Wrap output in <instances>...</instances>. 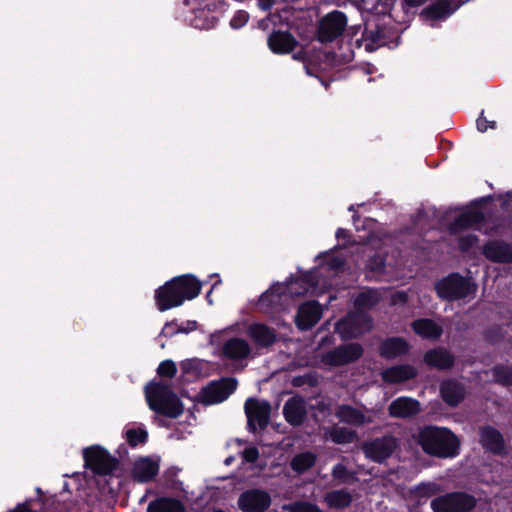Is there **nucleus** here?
<instances>
[{
	"label": "nucleus",
	"mask_w": 512,
	"mask_h": 512,
	"mask_svg": "<svg viewBox=\"0 0 512 512\" xmlns=\"http://www.w3.org/2000/svg\"><path fill=\"white\" fill-rule=\"evenodd\" d=\"M201 289L202 282L195 275L187 273L175 276L155 290V305L160 312H165L195 299Z\"/></svg>",
	"instance_id": "obj_1"
},
{
	"label": "nucleus",
	"mask_w": 512,
	"mask_h": 512,
	"mask_svg": "<svg viewBox=\"0 0 512 512\" xmlns=\"http://www.w3.org/2000/svg\"><path fill=\"white\" fill-rule=\"evenodd\" d=\"M418 443L430 456L453 458L459 454L460 441L449 428L424 426L419 431Z\"/></svg>",
	"instance_id": "obj_2"
},
{
	"label": "nucleus",
	"mask_w": 512,
	"mask_h": 512,
	"mask_svg": "<svg viewBox=\"0 0 512 512\" xmlns=\"http://www.w3.org/2000/svg\"><path fill=\"white\" fill-rule=\"evenodd\" d=\"M149 408L156 414L176 419L184 412V405L171 386L162 381H150L144 388Z\"/></svg>",
	"instance_id": "obj_3"
},
{
	"label": "nucleus",
	"mask_w": 512,
	"mask_h": 512,
	"mask_svg": "<svg viewBox=\"0 0 512 512\" xmlns=\"http://www.w3.org/2000/svg\"><path fill=\"white\" fill-rule=\"evenodd\" d=\"M477 286L471 279L452 272L435 283V292L441 300L456 301L474 294Z\"/></svg>",
	"instance_id": "obj_4"
},
{
	"label": "nucleus",
	"mask_w": 512,
	"mask_h": 512,
	"mask_svg": "<svg viewBox=\"0 0 512 512\" xmlns=\"http://www.w3.org/2000/svg\"><path fill=\"white\" fill-rule=\"evenodd\" d=\"M85 468L99 476L111 475L119 467V460L100 445L83 450Z\"/></svg>",
	"instance_id": "obj_5"
},
{
	"label": "nucleus",
	"mask_w": 512,
	"mask_h": 512,
	"mask_svg": "<svg viewBox=\"0 0 512 512\" xmlns=\"http://www.w3.org/2000/svg\"><path fill=\"white\" fill-rule=\"evenodd\" d=\"M430 506L433 512H472L477 499L467 492L453 491L434 498Z\"/></svg>",
	"instance_id": "obj_6"
},
{
	"label": "nucleus",
	"mask_w": 512,
	"mask_h": 512,
	"mask_svg": "<svg viewBox=\"0 0 512 512\" xmlns=\"http://www.w3.org/2000/svg\"><path fill=\"white\" fill-rule=\"evenodd\" d=\"M346 26V14L339 10L331 11L319 20L316 38L322 44L331 43L343 34Z\"/></svg>",
	"instance_id": "obj_7"
},
{
	"label": "nucleus",
	"mask_w": 512,
	"mask_h": 512,
	"mask_svg": "<svg viewBox=\"0 0 512 512\" xmlns=\"http://www.w3.org/2000/svg\"><path fill=\"white\" fill-rule=\"evenodd\" d=\"M237 385V379L234 377L211 381L201 389L198 400L204 405L221 403L236 390Z\"/></svg>",
	"instance_id": "obj_8"
},
{
	"label": "nucleus",
	"mask_w": 512,
	"mask_h": 512,
	"mask_svg": "<svg viewBox=\"0 0 512 512\" xmlns=\"http://www.w3.org/2000/svg\"><path fill=\"white\" fill-rule=\"evenodd\" d=\"M363 353L364 349L360 343L341 344L324 353L321 361L327 366L340 367L358 361Z\"/></svg>",
	"instance_id": "obj_9"
},
{
	"label": "nucleus",
	"mask_w": 512,
	"mask_h": 512,
	"mask_svg": "<svg viewBox=\"0 0 512 512\" xmlns=\"http://www.w3.org/2000/svg\"><path fill=\"white\" fill-rule=\"evenodd\" d=\"M372 326V318L366 313H349L335 324V331L342 340L357 338Z\"/></svg>",
	"instance_id": "obj_10"
},
{
	"label": "nucleus",
	"mask_w": 512,
	"mask_h": 512,
	"mask_svg": "<svg viewBox=\"0 0 512 512\" xmlns=\"http://www.w3.org/2000/svg\"><path fill=\"white\" fill-rule=\"evenodd\" d=\"M400 441L397 437L386 434L365 442L362 446L365 456L376 463H383L390 458L399 447Z\"/></svg>",
	"instance_id": "obj_11"
},
{
	"label": "nucleus",
	"mask_w": 512,
	"mask_h": 512,
	"mask_svg": "<svg viewBox=\"0 0 512 512\" xmlns=\"http://www.w3.org/2000/svg\"><path fill=\"white\" fill-rule=\"evenodd\" d=\"M247 417V428L255 433L257 427L265 430L269 424L271 405L268 401H259L255 398H248L244 405Z\"/></svg>",
	"instance_id": "obj_12"
},
{
	"label": "nucleus",
	"mask_w": 512,
	"mask_h": 512,
	"mask_svg": "<svg viewBox=\"0 0 512 512\" xmlns=\"http://www.w3.org/2000/svg\"><path fill=\"white\" fill-rule=\"evenodd\" d=\"M237 505L242 512H265L271 505V496L262 489H248L240 494Z\"/></svg>",
	"instance_id": "obj_13"
},
{
	"label": "nucleus",
	"mask_w": 512,
	"mask_h": 512,
	"mask_svg": "<svg viewBox=\"0 0 512 512\" xmlns=\"http://www.w3.org/2000/svg\"><path fill=\"white\" fill-rule=\"evenodd\" d=\"M479 443L482 448L493 455L502 456L506 453V442L502 433L491 425L479 427Z\"/></svg>",
	"instance_id": "obj_14"
},
{
	"label": "nucleus",
	"mask_w": 512,
	"mask_h": 512,
	"mask_svg": "<svg viewBox=\"0 0 512 512\" xmlns=\"http://www.w3.org/2000/svg\"><path fill=\"white\" fill-rule=\"evenodd\" d=\"M322 313V307L316 300L301 304L295 316L296 327L300 331L311 330L321 319Z\"/></svg>",
	"instance_id": "obj_15"
},
{
	"label": "nucleus",
	"mask_w": 512,
	"mask_h": 512,
	"mask_svg": "<svg viewBox=\"0 0 512 512\" xmlns=\"http://www.w3.org/2000/svg\"><path fill=\"white\" fill-rule=\"evenodd\" d=\"M284 284L276 283L265 291L259 298L258 306L266 313H275L283 308L288 296Z\"/></svg>",
	"instance_id": "obj_16"
},
{
	"label": "nucleus",
	"mask_w": 512,
	"mask_h": 512,
	"mask_svg": "<svg viewBox=\"0 0 512 512\" xmlns=\"http://www.w3.org/2000/svg\"><path fill=\"white\" fill-rule=\"evenodd\" d=\"M482 254L493 263L512 264V243L504 240H488L483 248Z\"/></svg>",
	"instance_id": "obj_17"
},
{
	"label": "nucleus",
	"mask_w": 512,
	"mask_h": 512,
	"mask_svg": "<svg viewBox=\"0 0 512 512\" xmlns=\"http://www.w3.org/2000/svg\"><path fill=\"white\" fill-rule=\"evenodd\" d=\"M297 39L289 32L273 30L267 38V46L274 54L284 55L293 52L298 46Z\"/></svg>",
	"instance_id": "obj_18"
},
{
	"label": "nucleus",
	"mask_w": 512,
	"mask_h": 512,
	"mask_svg": "<svg viewBox=\"0 0 512 512\" xmlns=\"http://www.w3.org/2000/svg\"><path fill=\"white\" fill-rule=\"evenodd\" d=\"M462 4L458 1L455 5L453 0H434L420 13V17L427 21H440L449 18Z\"/></svg>",
	"instance_id": "obj_19"
},
{
	"label": "nucleus",
	"mask_w": 512,
	"mask_h": 512,
	"mask_svg": "<svg viewBox=\"0 0 512 512\" xmlns=\"http://www.w3.org/2000/svg\"><path fill=\"white\" fill-rule=\"evenodd\" d=\"M247 335L258 348H269L278 341L277 331L261 322L250 324Z\"/></svg>",
	"instance_id": "obj_20"
},
{
	"label": "nucleus",
	"mask_w": 512,
	"mask_h": 512,
	"mask_svg": "<svg viewBox=\"0 0 512 512\" xmlns=\"http://www.w3.org/2000/svg\"><path fill=\"white\" fill-rule=\"evenodd\" d=\"M409 342L400 336L387 337L378 346L379 356L386 360H393L407 355L410 351Z\"/></svg>",
	"instance_id": "obj_21"
},
{
	"label": "nucleus",
	"mask_w": 512,
	"mask_h": 512,
	"mask_svg": "<svg viewBox=\"0 0 512 512\" xmlns=\"http://www.w3.org/2000/svg\"><path fill=\"white\" fill-rule=\"evenodd\" d=\"M423 361L430 368L445 371L454 367L455 356L445 347H435L424 353Z\"/></svg>",
	"instance_id": "obj_22"
},
{
	"label": "nucleus",
	"mask_w": 512,
	"mask_h": 512,
	"mask_svg": "<svg viewBox=\"0 0 512 512\" xmlns=\"http://www.w3.org/2000/svg\"><path fill=\"white\" fill-rule=\"evenodd\" d=\"M420 411V402L407 396L394 399L388 406V414L393 418H412L418 415Z\"/></svg>",
	"instance_id": "obj_23"
},
{
	"label": "nucleus",
	"mask_w": 512,
	"mask_h": 512,
	"mask_svg": "<svg viewBox=\"0 0 512 512\" xmlns=\"http://www.w3.org/2000/svg\"><path fill=\"white\" fill-rule=\"evenodd\" d=\"M484 221L485 215L482 211L478 209H467L455 217L449 224L448 230L451 234H458L476 225L482 224Z\"/></svg>",
	"instance_id": "obj_24"
},
{
	"label": "nucleus",
	"mask_w": 512,
	"mask_h": 512,
	"mask_svg": "<svg viewBox=\"0 0 512 512\" xmlns=\"http://www.w3.org/2000/svg\"><path fill=\"white\" fill-rule=\"evenodd\" d=\"M440 395L449 407L455 408L464 401L466 389L461 382L455 379H447L440 384Z\"/></svg>",
	"instance_id": "obj_25"
},
{
	"label": "nucleus",
	"mask_w": 512,
	"mask_h": 512,
	"mask_svg": "<svg viewBox=\"0 0 512 512\" xmlns=\"http://www.w3.org/2000/svg\"><path fill=\"white\" fill-rule=\"evenodd\" d=\"M159 472V462L150 457H141L137 459L132 468V478L138 483H148L152 481Z\"/></svg>",
	"instance_id": "obj_26"
},
{
	"label": "nucleus",
	"mask_w": 512,
	"mask_h": 512,
	"mask_svg": "<svg viewBox=\"0 0 512 512\" xmlns=\"http://www.w3.org/2000/svg\"><path fill=\"white\" fill-rule=\"evenodd\" d=\"M283 416L291 426L302 425L307 417V410L303 398L294 396L288 399L283 406Z\"/></svg>",
	"instance_id": "obj_27"
},
{
	"label": "nucleus",
	"mask_w": 512,
	"mask_h": 512,
	"mask_svg": "<svg viewBox=\"0 0 512 512\" xmlns=\"http://www.w3.org/2000/svg\"><path fill=\"white\" fill-rule=\"evenodd\" d=\"M335 416L340 422L356 427H361L373 422L372 417L366 416L361 410L349 404L338 405Z\"/></svg>",
	"instance_id": "obj_28"
},
{
	"label": "nucleus",
	"mask_w": 512,
	"mask_h": 512,
	"mask_svg": "<svg viewBox=\"0 0 512 512\" xmlns=\"http://www.w3.org/2000/svg\"><path fill=\"white\" fill-rule=\"evenodd\" d=\"M417 370L409 364L388 367L381 372V379L387 384H399L416 378Z\"/></svg>",
	"instance_id": "obj_29"
},
{
	"label": "nucleus",
	"mask_w": 512,
	"mask_h": 512,
	"mask_svg": "<svg viewBox=\"0 0 512 512\" xmlns=\"http://www.w3.org/2000/svg\"><path fill=\"white\" fill-rule=\"evenodd\" d=\"M251 348L248 342L242 338L233 337L228 339L222 347V354L225 358L238 361L249 356Z\"/></svg>",
	"instance_id": "obj_30"
},
{
	"label": "nucleus",
	"mask_w": 512,
	"mask_h": 512,
	"mask_svg": "<svg viewBox=\"0 0 512 512\" xmlns=\"http://www.w3.org/2000/svg\"><path fill=\"white\" fill-rule=\"evenodd\" d=\"M411 328L415 334L423 339L437 340L443 334L442 327L430 318L416 319L411 323Z\"/></svg>",
	"instance_id": "obj_31"
},
{
	"label": "nucleus",
	"mask_w": 512,
	"mask_h": 512,
	"mask_svg": "<svg viewBox=\"0 0 512 512\" xmlns=\"http://www.w3.org/2000/svg\"><path fill=\"white\" fill-rule=\"evenodd\" d=\"M147 512H185V506L177 498L160 496L148 504Z\"/></svg>",
	"instance_id": "obj_32"
},
{
	"label": "nucleus",
	"mask_w": 512,
	"mask_h": 512,
	"mask_svg": "<svg viewBox=\"0 0 512 512\" xmlns=\"http://www.w3.org/2000/svg\"><path fill=\"white\" fill-rule=\"evenodd\" d=\"M324 501L330 508L342 510L351 505L353 498L350 492L340 489L327 492Z\"/></svg>",
	"instance_id": "obj_33"
},
{
	"label": "nucleus",
	"mask_w": 512,
	"mask_h": 512,
	"mask_svg": "<svg viewBox=\"0 0 512 512\" xmlns=\"http://www.w3.org/2000/svg\"><path fill=\"white\" fill-rule=\"evenodd\" d=\"M197 326L198 323L194 320H187L186 322L178 325L177 320L174 319L165 323L160 335L171 338L179 333L188 334L192 331H195Z\"/></svg>",
	"instance_id": "obj_34"
},
{
	"label": "nucleus",
	"mask_w": 512,
	"mask_h": 512,
	"mask_svg": "<svg viewBox=\"0 0 512 512\" xmlns=\"http://www.w3.org/2000/svg\"><path fill=\"white\" fill-rule=\"evenodd\" d=\"M362 39L367 42L365 50L372 52L375 50V45L384 43V30L377 24L373 28H370L369 24H366L362 32Z\"/></svg>",
	"instance_id": "obj_35"
},
{
	"label": "nucleus",
	"mask_w": 512,
	"mask_h": 512,
	"mask_svg": "<svg viewBox=\"0 0 512 512\" xmlns=\"http://www.w3.org/2000/svg\"><path fill=\"white\" fill-rule=\"evenodd\" d=\"M316 459L312 452L299 453L292 458L290 466L296 473L303 474L315 465Z\"/></svg>",
	"instance_id": "obj_36"
},
{
	"label": "nucleus",
	"mask_w": 512,
	"mask_h": 512,
	"mask_svg": "<svg viewBox=\"0 0 512 512\" xmlns=\"http://www.w3.org/2000/svg\"><path fill=\"white\" fill-rule=\"evenodd\" d=\"M493 382L503 387L512 386V364H497L491 368Z\"/></svg>",
	"instance_id": "obj_37"
},
{
	"label": "nucleus",
	"mask_w": 512,
	"mask_h": 512,
	"mask_svg": "<svg viewBox=\"0 0 512 512\" xmlns=\"http://www.w3.org/2000/svg\"><path fill=\"white\" fill-rule=\"evenodd\" d=\"M329 438L335 444H350L357 438V433L346 427L334 426L329 431Z\"/></svg>",
	"instance_id": "obj_38"
},
{
	"label": "nucleus",
	"mask_w": 512,
	"mask_h": 512,
	"mask_svg": "<svg viewBox=\"0 0 512 512\" xmlns=\"http://www.w3.org/2000/svg\"><path fill=\"white\" fill-rule=\"evenodd\" d=\"M379 302L378 293L374 289H370L359 293L355 300L354 305L357 309H371Z\"/></svg>",
	"instance_id": "obj_39"
},
{
	"label": "nucleus",
	"mask_w": 512,
	"mask_h": 512,
	"mask_svg": "<svg viewBox=\"0 0 512 512\" xmlns=\"http://www.w3.org/2000/svg\"><path fill=\"white\" fill-rule=\"evenodd\" d=\"M126 441L130 447L135 448L139 444H145L148 440V432L142 428H132L126 431Z\"/></svg>",
	"instance_id": "obj_40"
},
{
	"label": "nucleus",
	"mask_w": 512,
	"mask_h": 512,
	"mask_svg": "<svg viewBox=\"0 0 512 512\" xmlns=\"http://www.w3.org/2000/svg\"><path fill=\"white\" fill-rule=\"evenodd\" d=\"M386 267V257L375 253L370 256L365 264V269L368 273H383Z\"/></svg>",
	"instance_id": "obj_41"
},
{
	"label": "nucleus",
	"mask_w": 512,
	"mask_h": 512,
	"mask_svg": "<svg viewBox=\"0 0 512 512\" xmlns=\"http://www.w3.org/2000/svg\"><path fill=\"white\" fill-rule=\"evenodd\" d=\"M288 512H323L318 505L309 501H295L287 508Z\"/></svg>",
	"instance_id": "obj_42"
},
{
	"label": "nucleus",
	"mask_w": 512,
	"mask_h": 512,
	"mask_svg": "<svg viewBox=\"0 0 512 512\" xmlns=\"http://www.w3.org/2000/svg\"><path fill=\"white\" fill-rule=\"evenodd\" d=\"M177 373V366L175 362L171 359H167L162 361L158 368H157V374L161 378H173Z\"/></svg>",
	"instance_id": "obj_43"
},
{
	"label": "nucleus",
	"mask_w": 512,
	"mask_h": 512,
	"mask_svg": "<svg viewBox=\"0 0 512 512\" xmlns=\"http://www.w3.org/2000/svg\"><path fill=\"white\" fill-rule=\"evenodd\" d=\"M331 475L334 480L340 481L342 483H346L354 477V474L350 472L342 463H338L332 468Z\"/></svg>",
	"instance_id": "obj_44"
},
{
	"label": "nucleus",
	"mask_w": 512,
	"mask_h": 512,
	"mask_svg": "<svg viewBox=\"0 0 512 512\" xmlns=\"http://www.w3.org/2000/svg\"><path fill=\"white\" fill-rule=\"evenodd\" d=\"M287 296L300 297L307 294L309 288L299 284H296V279H291L288 283L284 284Z\"/></svg>",
	"instance_id": "obj_45"
},
{
	"label": "nucleus",
	"mask_w": 512,
	"mask_h": 512,
	"mask_svg": "<svg viewBox=\"0 0 512 512\" xmlns=\"http://www.w3.org/2000/svg\"><path fill=\"white\" fill-rule=\"evenodd\" d=\"M479 241V238L475 234H467L458 238V248L461 252H469Z\"/></svg>",
	"instance_id": "obj_46"
},
{
	"label": "nucleus",
	"mask_w": 512,
	"mask_h": 512,
	"mask_svg": "<svg viewBox=\"0 0 512 512\" xmlns=\"http://www.w3.org/2000/svg\"><path fill=\"white\" fill-rule=\"evenodd\" d=\"M249 20V14L244 10L237 11L232 19L230 20V26L233 29H239L243 27Z\"/></svg>",
	"instance_id": "obj_47"
},
{
	"label": "nucleus",
	"mask_w": 512,
	"mask_h": 512,
	"mask_svg": "<svg viewBox=\"0 0 512 512\" xmlns=\"http://www.w3.org/2000/svg\"><path fill=\"white\" fill-rule=\"evenodd\" d=\"M326 265L330 271L339 272L344 269L346 261L343 257L332 255L326 260Z\"/></svg>",
	"instance_id": "obj_48"
},
{
	"label": "nucleus",
	"mask_w": 512,
	"mask_h": 512,
	"mask_svg": "<svg viewBox=\"0 0 512 512\" xmlns=\"http://www.w3.org/2000/svg\"><path fill=\"white\" fill-rule=\"evenodd\" d=\"M476 126L479 132H486L489 128L490 129H496L497 124L495 121H489L484 116V111H482L479 115V117L476 120Z\"/></svg>",
	"instance_id": "obj_49"
},
{
	"label": "nucleus",
	"mask_w": 512,
	"mask_h": 512,
	"mask_svg": "<svg viewBox=\"0 0 512 512\" xmlns=\"http://www.w3.org/2000/svg\"><path fill=\"white\" fill-rule=\"evenodd\" d=\"M242 458L247 463H254L259 458V451L256 447H247L242 452Z\"/></svg>",
	"instance_id": "obj_50"
},
{
	"label": "nucleus",
	"mask_w": 512,
	"mask_h": 512,
	"mask_svg": "<svg viewBox=\"0 0 512 512\" xmlns=\"http://www.w3.org/2000/svg\"><path fill=\"white\" fill-rule=\"evenodd\" d=\"M180 368L183 374L195 375L198 372V365L194 360L187 359L180 363Z\"/></svg>",
	"instance_id": "obj_51"
},
{
	"label": "nucleus",
	"mask_w": 512,
	"mask_h": 512,
	"mask_svg": "<svg viewBox=\"0 0 512 512\" xmlns=\"http://www.w3.org/2000/svg\"><path fill=\"white\" fill-rule=\"evenodd\" d=\"M299 283L308 287L309 289L316 285V281L310 272H305L300 277L296 278V284Z\"/></svg>",
	"instance_id": "obj_52"
},
{
	"label": "nucleus",
	"mask_w": 512,
	"mask_h": 512,
	"mask_svg": "<svg viewBox=\"0 0 512 512\" xmlns=\"http://www.w3.org/2000/svg\"><path fill=\"white\" fill-rule=\"evenodd\" d=\"M412 492L419 498H427L431 495L430 487L425 484L418 485Z\"/></svg>",
	"instance_id": "obj_53"
},
{
	"label": "nucleus",
	"mask_w": 512,
	"mask_h": 512,
	"mask_svg": "<svg viewBox=\"0 0 512 512\" xmlns=\"http://www.w3.org/2000/svg\"><path fill=\"white\" fill-rule=\"evenodd\" d=\"M274 3L275 0H259L258 6L261 10L268 11L273 7Z\"/></svg>",
	"instance_id": "obj_54"
},
{
	"label": "nucleus",
	"mask_w": 512,
	"mask_h": 512,
	"mask_svg": "<svg viewBox=\"0 0 512 512\" xmlns=\"http://www.w3.org/2000/svg\"><path fill=\"white\" fill-rule=\"evenodd\" d=\"M427 0H403V3L411 8L420 7L425 4Z\"/></svg>",
	"instance_id": "obj_55"
},
{
	"label": "nucleus",
	"mask_w": 512,
	"mask_h": 512,
	"mask_svg": "<svg viewBox=\"0 0 512 512\" xmlns=\"http://www.w3.org/2000/svg\"><path fill=\"white\" fill-rule=\"evenodd\" d=\"M335 236L338 240L340 239H348L350 237V233L348 230L344 228H338L336 230Z\"/></svg>",
	"instance_id": "obj_56"
},
{
	"label": "nucleus",
	"mask_w": 512,
	"mask_h": 512,
	"mask_svg": "<svg viewBox=\"0 0 512 512\" xmlns=\"http://www.w3.org/2000/svg\"><path fill=\"white\" fill-rule=\"evenodd\" d=\"M510 202H512V191L506 192V194L503 196V206H507Z\"/></svg>",
	"instance_id": "obj_57"
},
{
	"label": "nucleus",
	"mask_w": 512,
	"mask_h": 512,
	"mask_svg": "<svg viewBox=\"0 0 512 512\" xmlns=\"http://www.w3.org/2000/svg\"><path fill=\"white\" fill-rule=\"evenodd\" d=\"M490 199H491V196L482 197V198H480L478 200H475L473 202V204L476 205V206H482L483 204H486Z\"/></svg>",
	"instance_id": "obj_58"
},
{
	"label": "nucleus",
	"mask_w": 512,
	"mask_h": 512,
	"mask_svg": "<svg viewBox=\"0 0 512 512\" xmlns=\"http://www.w3.org/2000/svg\"><path fill=\"white\" fill-rule=\"evenodd\" d=\"M398 296L404 302L407 300V295L404 292H400Z\"/></svg>",
	"instance_id": "obj_59"
},
{
	"label": "nucleus",
	"mask_w": 512,
	"mask_h": 512,
	"mask_svg": "<svg viewBox=\"0 0 512 512\" xmlns=\"http://www.w3.org/2000/svg\"><path fill=\"white\" fill-rule=\"evenodd\" d=\"M211 293H212V289H210V291L206 295V299H207L209 304H212Z\"/></svg>",
	"instance_id": "obj_60"
},
{
	"label": "nucleus",
	"mask_w": 512,
	"mask_h": 512,
	"mask_svg": "<svg viewBox=\"0 0 512 512\" xmlns=\"http://www.w3.org/2000/svg\"><path fill=\"white\" fill-rule=\"evenodd\" d=\"M175 327H176V326H173V327L169 328V329H168V332H175V331H176Z\"/></svg>",
	"instance_id": "obj_61"
},
{
	"label": "nucleus",
	"mask_w": 512,
	"mask_h": 512,
	"mask_svg": "<svg viewBox=\"0 0 512 512\" xmlns=\"http://www.w3.org/2000/svg\"><path fill=\"white\" fill-rule=\"evenodd\" d=\"M213 512H226L223 509H214Z\"/></svg>",
	"instance_id": "obj_62"
},
{
	"label": "nucleus",
	"mask_w": 512,
	"mask_h": 512,
	"mask_svg": "<svg viewBox=\"0 0 512 512\" xmlns=\"http://www.w3.org/2000/svg\"><path fill=\"white\" fill-rule=\"evenodd\" d=\"M296 380H297V379H295V380H294V385H295V386L300 385V383H296Z\"/></svg>",
	"instance_id": "obj_63"
},
{
	"label": "nucleus",
	"mask_w": 512,
	"mask_h": 512,
	"mask_svg": "<svg viewBox=\"0 0 512 512\" xmlns=\"http://www.w3.org/2000/svg\"><path fill=\"white\" fill-rule=\"evenodd\" d=\"M349 210H350V211L354 210L353 205H352V206H350Z\"/></svg>",
	"instance_id": "obj_64"
}]
</instances>
